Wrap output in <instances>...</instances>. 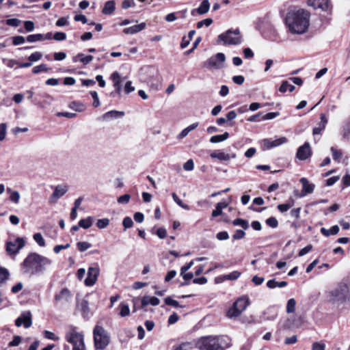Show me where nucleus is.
Segmentation results:
<instances>
[{
	"label": "nucleus",
	"instance_id": "obj_1",
	"mask_svg": "<svg viewBox=\"0 0 350 350\" xmlns=\"http://www.w3.org/2000/svg\"><path fill=\"white\" fill-rule=\"evenodd\" d=\"M52 264L49 258L36 252H30L21 263V271L23 275L32 277L45 272Z\"/></svg>",
	"mask_w": 350,
	"mask_h": 350
},
{
	"label": "nucleus",
	"instance_id": "obj_2",
	"mask_svg": "<svg viewBox=\"0 0 350 350\" xmlns=\"http://www.w3.org/2000/svg\"><path fill=\"white\" fill-rule=\"evenodd\" d=\"M310 23V15L307 12L299 10L288 13L286 17V24L291 33L302 34L305 33Z\"/></svg>",
	"mask_w": 350,
	"mask_h": 350
},
{
	"label": "nucleus",
	"instance_id": "obj_3",
	"mask_svg": "<svg viewBox=\"0 0 350 350\" xmlns=\"http://www.w3.org/2000/svg\"><path fill=\"white\" fill-rule=\"evenodd\" d=\"M228 336H206L200 338L196 343L199 350H224L230 346Z\"/></svg>",
	"mask_w": 350,
	"mask_h": 350
},
{
	"label": "nucleus",
	"instance_id": "obj_4",
	"mask_svg": "<svg viewBox=\"0 0 350 350\" xmlns=\"http://www.w3.org/2000/svg\"><path fill=\"white\" fill-rule=\"evenodd\" d=\"M329 301L332 304H342L350 302V285L339 282L335 288L327 292Z\"/></svg>",
	"mask_w": 350,
	"mask_h": 350
},
{
	"label": "nucleus",
	"instance_id": "obj_5",
	"mask_svg": "<svg viewBox=\"0 0 350 350\" xmlns=\"http://www.w3.org/2000/svg\"><path fill=\"white\" fill-rule=\"evenodd\" d=\"M65 340L72 346V350H86L84 335L78 328L69 325L65 333Z\"/></svg>",
	"mask_w": 350,
	"mask_h": 350
},
{
	"label": "nucleus",
	"instance_id": "obj_6",
	"mask_svg": "<svg viewBox=\"0 0 350 350\" xmlns=\"http://www.w3.org/2000/svg\"><path fill=\"white\" fill-rule=\"evenodd\" d=\"M94 346L96 349L103 350L109 343V336L105 329L96 325L93 331Z\"/></svg>",
	"mask_w": 350,
	"mask_h": 350
},
{
	"label": "nucleus",
	"instance_id": "obj_7",
	"mask_svg": "<svg viewBox=\"0 0 350 350\" xmlns=\"http://www.w3.org/2000/svg\"><path fill=\"white\" fill-rule=\"evenodd\" d=\"M250 304L249 298L247 297H239L228 310L227 317L234 318L239 317L248 306Z\"/></svg>",
	"mask_w": 350,
	"mask_h": 350
},
{
	"label": "nucleus",
	"instance_id": "obj_8",
	"mask_svg": "<svg viewBox=\"0 0 350 350\" xmlns=\"http://www.w3.org/2000/svg\"><path fill=\"white\" fill-rule=\"evenodd\" d=\"M219 41H222L224 44H238L241 43V37L239 29H229L226 33L220 34L218 36V42Z\"/></svg>",
	"mask_w": 350,
	"mask_h": 350
},
{
	"label": "nucleus",
	"instance_id": "obj_9",
	"mask_svg": "<svg viewBox=\"0 0 350 350\" xmlns=\"http://www.w3.org/2000/svg\"><path fill=\"white\" fill-rule=\"evenodd\" d=\"M225 60V55L223 53H218L204 62L203 67L208 69H219L223 67Z\"/></svg>",
	"mask_w": 350,
	"mask_h": 350
},
{
	"label": "nucleus",
	"instance_id": "obj_10",
	"mask_svg": "<svg viewBox=\"0 0 350 350\" xmlns=\"http://www.w3.org/2000/svg\"><path fill=\"white\" fill-rule=\"evenodd\" d=\"M25 245L23 238L17 237L14 241H8L5 245V251L9 256L16 255Z\"/></svg>",
	"mask_w": 350,
	"mask_h": 350
},
{
	"label": "nucleus",
	"instance_id": "obj_11",
	"mask_svg": "<svg viewBox=\"0 0 350 350\" xmlns=\"http://www.w3.org/2000/svg\"><path fill=\"white\" fill-rule=\"evenodd\" d=\"M100 269L96 265L95 267H90L88 270L87 278L85 280V284L87 286L94 285L99 275Z\"/></svg>",
	"mask_w": 350,
	"mask_h": 350
},
{
	"label": "nucleus",
	"instance_id": "obj_12",
	"mask_svg": "<svg viewBox=\"0 0 350 350\" xmlns=\"http://www.w3.org/2000/svg\"><path fill=\"white\" fill-rule=\"evenodd\" d=\"M286 142L287 139L285 137H281L275 139H264L262 141V148L264 150L271 149L285 144Z\"/></svg>",
	"mask_w": 350,
	"mask_h": 350
},
{
	"label": "nucleus",
	"instance_id": "obj_13",
	"mask_svg": "<svg viewBox=\"0 0 350 350\" xmlns=\"http://www.w3.org/2000/svg\"><path fill=\"white\" fill-rule=\"evenodd\" d=\"M32 324L31 314L29 311L25 312L18 317L15 321L17 327L23 325L25 328H29Z\"/></svg>",
	"mask_w": 350,
	"mask_h": 350
},
{
	"label": "nucleus",
	"instance_id": "obj_14",
	"mask_svg": "<svg viewBox=\"0 0 350 350\" xmlns=\"http://www.w3.org/2000/svg\"><path fill=\"white\" fill-rule=\"evenodd\" d=\"M312 155V150L310 145L308 142H305L304 145L301 146L297 151L296 156L301 160L304 161Z\"/></svg>",
	"mask_w": 350,
	"mask_h": 350
},
{
	"label": "nucleus",
	"instance_id": "obj_15",
	"mask_svg": "<svg viewBox=\"0 0 350 350\" xmlns=\"http://www.w3.org/2000/svg\"><path fill=\"white\" fill-rule=\"evenodd\" d=\"M68 190V187L66 185H59L56 186L49 198V202L51 203L55 202L59 198L64 196Z\"/></svg>",
	"mask_w": 350,
	"mask_h": 350
},
{
	"label": "nucleus",
	"instance_id": "obj_16",
	"mask_svg": "<svg viewBox=\"0 0 350 350\" xmlns=\"http://www.w3.org/2000/svg\"><path fill=\"white\" fill-rule=\"evenodd\" d=\"M308 5L314 9H321L323 11H329L332 7L329 0H308Z\"/></svg>",
	"mask_w": 350,
	"mask_h": 350
},
{
	"label": "nucleus",
	"instance_id": "obj_17",
	"mask_svg": "<svg viewBox=\"0 0 350 350\" xmlns=\"http://www.w3.org/2000/svg\"><path fill=\"white\" fill-rule=\"evenodd\" d=\"M212 159H216L221 161H229L231 158H236V154H229L221 150H215L210 154Z\"/></svg>",
	"mask_w": 350,
	"mask_h": 350
},
{
	"label": "nucleus",
	"instance_id": "obj_18",
	"mask_svg": "<svg viewBox=\"0 0 350 350\" xmlns=\"http://www.w3.org/2000/svg\"><path fill=\"white\" fill-rule=\"evenodd\" d=\"M300 183L302 184V190L301 196L304 197L308 193H311L314 191V185L310 183L306 178H301Z\"/></svg>",
	"mask_w": 350,
	"mask_h": 350
},
{
	"label": "nucleus",
	"instance_id": "obj_19",
	"mask_svg": "<svg viewBox=\"0 0 350 350\" xmlns=\"http://www.w3.org/2000/svg\"><path fill=\"white\" fill-rule=\"evenodd\" d=\"M111 79L113 83V87L116 89V92L118 94L121 93L122 85H121V77L119 72H113L111 75Z\"/></svg>",
	"mask_w": 350,
	"mask_h": 350
},
{
	"label": "nucleus",
	"instance_id": "obj_20",
	"mask_svg": "<svg viewBox=\"0 0 350 350\" xmlns=\"http://www.w3.org/2000/svg\"><path fill=\"white\" fill-rule=\"evenodd\" d=\"M320 119L321 122H319V126L313 129L312 134L314 135H321V132L325 129L327 123V118L324 113L321 114Z\"/></svg>",
	"mask_w": 350,
	"mask_h": 350
},
{
	"label": "nucleus",
	"instance_id": "obj_21",
	"mask_svg": "<svg viewBox=\"0 0 350 350\" xmlns=\"http://www.w3.org/2000/svg\"><path fill=\"white\" fill-rule=\"evenodd\" d=\"M146 27V23H142L140 24L135 25L133 26L124 29L123 33L125 34H135L144 30Z\"/></svg>",
	"mask_w": 350,
	"mask_h": 350
},
{
	"label": "nucleus",
	"instance_id": "obj_22",
	"mask_svg": "<svg viewBox=\"0 0 350 350\" xmlns=\"http://www.w3.org/2000/svg\"><path fill=\"white\" fill-rule=\"evenodd\" d=\"M70 298V293L67 288H63L60 293L55 296L56 301L61 303H66L69 301Z\"/></svg>",
	"mask_w": 350,
	"mask_h": 350
},
{
	"label": "nucleus",
	"instance_id": "obj_23",
	"mask_svg": "<svg viewBox=\"0 0 350 350\" xmlns=\"http://www.w3.org/2000/svg\"><path fill=\"white\" fill-rule=\"evenodd\" d=\"M92 55H85L83 53H79L72 57V62L74 63L80 62L84 65L89 64L93 60Z\"/></svg>",
	"mask_w": 350,
	"mask_h": 350
},
{
	"label": "nucleus",
	"instance_id": "obj_24",
	"mask_svg": "<svg viewBox=\"0 0 350 350\" xmlns=\"http://www.w3.org/2000/svg\"><path fill=\"white\" fill-rule=\"evenodd\" d=\"M210 8L209 2H206V1H202L200 6L197 9H194L191 11V14L194 16L196 13L199 14H204L207 13Z\"/></svg>",
	"mask_w": 350,
	"mask_h": 350
},
{
	"label": "nucleus",
	"instance_id": "obj_25",
	"mask_svg": "<svg viewBox=\"0 0 350 350\" xmlns=\"http://www.w3.org/2000/svg\"><path fill=\"white\" fill-rule=\"evenodd\" d=\"M160 303V300L156 297L144 296L142 299V306L143 307L148 305H152L153 306H158Z\"/></svg>",
	"mask_w": 350,
	"mask_h": 350
},
{
	"label": "nucleus",
	"instance_id": "obj_26",
	"mask_svg": "<svg viewBox=\"0 0 350 350\" xmlns=\"http://www.w3.org/2000/svg\"><path fill=\"white\" fill-rule=\"evenodd\" d=\"M115 2L113 1H108L105 3L103 8V13L106 15H110L115 11Z\"/></svg>",
	"mask_w": 350,
	"mask_h": 350
},
{
	"label": "nucleus",
	"instance_id": "obj_27",
	"mask_svg": "<svg viewBox=\"0 0 350 350\" xmlns=\"http://www.w3.org/2000/svg\"><path fill=\"white\" fill-rule=\"evenodd\" d=\"M339 227L337 225L333 226L330 229L327 230L325 228H321L320 231L325 237L337 234L339 232Z\"/></svg>",
	"mask_w": 350,
	"mask_h": 350
},
{
	"label": "nucleus",
	"instance_id": "obj_28",
	"mask_svg": "<svg viewBox=\"0 0 350 350\" xmlns=\"http://www.w3.org/2000/svg\"><path fill=\"white\" fill-rule=\"evenodd\" d=\"M287 285V282L285 281L277 282L275 279L269 280L267 282V286L269 288H275L276 287L283 288Z\"/></svg>",
	"mask_w": 350,
	"mask_h": 350
},
{
	"label": "nucleus",
	"instance_id": "obj_29",
	"mask_svg": "<svg viewBox=\"0 0 350 350\" xmlns=\"http://www.w3.org/2000/svg\"><path fill=\"white\" fill-rule=\"evenodd\" d=\"M228 137H229V133L228 132H225L222 135H217L212 136L210 139V142L211 143H214V144L219 143V142L225 141L226 139H227L228 138Z\"/></svg>",
	"mask_w": 350,
	"mask_h": 350
},
{
	"label": "nucleus",
	"instance_id": "obj_30",
	"mask_svg": "<svg viewBox=\"0 0 350 350\" xmlns=\"http://www.w3.org/2000/svg\"><path fill=\"white\" fill-rule=\"evenodd\" d=\"M92 225V217H88L85 219H82L79 221V226L83 229H88Z\"/></svg>",
	"mask_w": 350,
	"mask_h": 350
},
{
	"label": "nucleus",
	"instance_id": "obj_31",
	"mask_svg": "<svg viewBox=\"0 0 350 350\" xmlns=\"http://www.w3.org/2000/svg\"><path fill=\"white\" fill-rule=\"evenodd\" d=\"M10 273L8 270L3 267H0V286L8 280Z\"/></svg>",
	"mask_w": 350,
	"mask_h": 350
},
{
	"label": "nucleus",
	"instance_id": "obj_32",
	"mask_svg": "<svg viewBox=\"0 0 350 350\" xmlns=\"http://www.w3.org/2000/svg\"><path fill=\"white\" fill-rule=\"evenodd\" d=\"M295 90V86L288 83L287 81H284L282 82L281 86L279 88V91L280 92H286L288 90L290 92H292Z\"/></svg>",
	"mask_w": 350,
	"mask_h": 350
},
{
	"label": "nucleus",
	"instance_id": "obj_33",
	"mask_svg": "<svg viewBox=\"0 0 350 350\" xmlns=\"http://www.w3.org/2000/svg\"><path fill=\"white\" fill-rule=\"evenodd\" d=\"M26 40L28 42H35L38 41L44 40V35L41 33L29 35L26 38Z\"/></svg>",
	"mask_w": 350,
	"mask_h": 350
},
{
	"label": "nucleus",
	"instance_id": "obj_34",
	"mask_svg": "<svg viewBox=\"0 0 350 350\" xmlns=\"http://www.w3.org/2000/svg\"><path fill=\"white\" fill-rule=\"evenodd\" d=\"M7 191L10 192V200L15 204L18 203L20 198H21L19 192L17 191H12L11 189H10V188L7 189Z\"/></svg>",
	"mask_w": 350,
	"mask_h": 350
},
{
	"label": "nucleus",
	"instance_id": "obj_35",
	"mask_svg": "<svg viewBox=\"0 0 350 350\" xmlns=\"http://www.w3.org/2000/svg\"><path fill=\"white\" fill-rule=\"evenodd\" d=\"M232 224L234 226H241L243 229L247 230L249 228V223L247 220L243 219H235L233 220Z\"/></svg>",
	"mask_w": 350,
	"mask_h": 350
},
{
	"label": "nucleus",
	"instance_id": "obj_36",
	"mask_svg": "<svg viewBox=\"0 0 350 350\" xmlns=\"http://www.w3.org/2000/svg\"><path fill=\"white\" fill-rule=\"evenodd\" d=\"M296 301L294 298L288 300L286 304V312L293 313L295 310Z\"/></svg>",
	"mask_w": 350,
	"mask_h": 350
},
{
	"label": "nucleus",
	"instance_id": "obj_37",
	"mask_svg": "<svg viewBox=\"0 0 350 350\" xmlns=\"http://www.w3.org/2000/svg\"><path fill=\"white\" fill-rule=\"evenodd\" d=\"M120 315L122 317H124L129 315L130 309H129V306L128 304L122 302L120 304Z\"/></svg>",
	"mask_w": 350,
	"mask_h": 350
},
{
	"label": "nucleus",
	"instance_id": "obj_38",
	"mask_svg": "<svg viewBox=\"0 0 350 350\" xmlns=\"http://www.w3.org/2000/svg\"><path fill=\"white\" fill-rule=\"evenodd\" d=\"M124 114V113L122 111H118L113 110V111H108L106 113H105L104 118H118V117L123 116Z\"/></svg>",
	"mask_w": 350,
	"mask_h": 350
},
{
	"label": "nucleus",
	"instance_id": "obj_39",
	"mask_svg": "<svg viewBox=\"0 0 350 350\" xmlns=\"http://www.w3.org/2000/svg\"><path fill=\"white\" fill-rule=\"evenodd\" d=\"M172 198L173 200H174V202L180 207H182L183 208L185 209V210H189L190 208L189 206L183 203V202L178 198V196L176 195V193H172Z\"/></svg>",
	"mask_w": 350,
	"mask_h": 350
},
{
	"label": "nucleus",
	"instance_id": "obj_40",
	"mask_svg": "<svg viewBox=\"0 0 350 350\" xmlns=\"http://www.w3.org/2000/svg\"><path fill=\"white\" fill-rule=\"evenodd\" d=\"M77 249L80 252H85L92 247L91 243L86 241H80L77 243Z\"/></svg>",
	"mask_w": 350,
	"mask_h": 350
},
{
	"label": "nucleus",
	"instance_id": "obj_41",
	"mask_svg": "<svg viewBox=\"0 0 350 350\" xmlns=\"http://www.w3.org/2000/svg\"><path fill=\"white\" fill-rule=\"evenodd\" d=\"M33 240L38 243V245L40 247L45 246V241L41 234V233H36L33 236Z\"/></svg>",
	"mask_w": 350,
	"mask_h": 350
},
{
	"label": "nucleus",
	"instance_id": "obj_42",
	"mask_svg": "<svg viewBox=\"0 0 350 350\" xmlns=\"http://www.w3.org/2000/svg\"><path fill=\"white\" fill-rule=\"evenodd\" d=\"M241 275V273L239 271H234L229 274L225 275L226 280H235L238 279Z\"/></svg>",
	"mask_w": 350,
	"mask_h": 350
},
{
	"label": "nucleus",
	"instance_id": "obj_43",
	"mask_svg": "<svg viewBox=\"0 0 350 350\" xmlns=\"http://www.w3.org/2000/svg\"><path fill=\"white\" fill-rule=\"evenodd\" d=\"M293 206V201L291 202H288L286 204H281L278 205V209L281 212H286L288 211L292 206Z\"/></svg>",
	"mask_w": 350,
	"mask_h": 350
},
{
	"label": "nucleus",
	"instance_id": "obj_44",
	"mask_svg": "<svg viewBox=\"0 0 350 350\" xmlns=\"http://www.w3.org/2000/svg\"><path fill=\"white\" fill-rule=\"evenodd\" d=\"M331 152L332 153L334 160L339 162L342 157V154L341 151L336 149L334 147H332Z\"/></svg>",
	"mask_w": 350,
	"mask_h": 350
},
{
	"label": "nucleus",
	"instance_id": "obj_45",
	"mask_svg": "<svg viewBox=\"0 0 350 350\" xmlns=\"http://www.w3.org/2000/svg\"><path fill=\"white\" fill-rule=\"evenodd\" d=\"M48 70L49 69H48L46 65L42 64H40V65L35 66L33 68L32 72L34 74H38V73H40L41 72H47Z\"/></svg>",
	"mask_w": 350,
	"mask_h": 350
},
{
	"label": "nucleus",
	"instance_id": "obj_46",
	"mask_svg": "<svg viewBox=\"0 0 350 350\" xmlns=\"http://www.w3.org/2000/svg\"><path fill=\"white\" fill-rule=\"evenodd\" d=\"M109 224V219L107 218L100 219L97 221L96 226L100 229L106 228Z\"/></svg>",
	"mask_w": 350,
	"mask_h": 350
},
{
	"label": "nucleus",
	"instance_id": "obj_47",
	"mask_svg": "<svg viewBox=\"0 0 350 350\" xmlns=\"http://www.w3.org/2000/svg\"><path fill=\"white\" fill-rule=\"evenodd\" d=\"M42 57V55L40 52H35V53H33L32 54H31L29 57H28V59L32 63V62H37L38 60H40Z\"/></svg>",
	"mask_w": 350,
	"mask_h": 350
},
{
	"label": "nucleus",
	"instance_id": "obj_48",
	"mask_svg": "<svg viewBox=\"0 0 350 350\" xmlns=\"http://www.w3.org/2000/svg\"><path fill=\"white\" fill-rule=\"evenodd\" d=\"M26 38L21 36H16L12 38L13 44L15 46L22 44L25 43Z\"/></svg>",
	"mask_w": 350,
	"mask_h": 350
},
{
	"label": "nucleus",
	"instance_id": "obj_49",
	"mask_svg": "<svg viewBox=\"0 0 350 350\" xmlns=\"http://www.w3.org/2000/svg\"><path fill=\"white\" fill-rule=\"evenodd\" d=\"M90 94H91L92 98L94 99V102L92 104L93 106L94 107H99L100 105V100L98 98V93L96 91H91Z\"/></svg>",
	"mask_w": 350,
	"mask_h": 350
},
{
	"label": "nucleus",
	"instance_id": "obj_50",
	"mask_svg": "<svg viewBox=\"0 0 350 350\" xmlns=\"http://www.w3.org/2000/svg\"><path fill=\"white\" fill-rule=\"evenodd\" d=\"M164 301H165V304H167L168 306H172L175 308L180 307L179 303L176 300L173 299L170 297H166Z\"/></svg>",
	"mask_w": 350,
	"mask_h": 350
},
{
	"label": "nucleus",
	"instance_id": "obj_51",
	"mask_svg": "<svg viewBox=\"0 0 350 350\" xmlns=\"http://www.w3.org/2000/svg\"><path fill=\"white\" fill-rule=\"evenodd\" d=\"M212 23H213V20L211 18H206L204 20L199 21L197 23V28L200 29L204 25L208 27L209 25H211L212 24Z\"/></svg>",
	"mask_w": 350,
	"mask_h": 350
},
{
	"label": "nucleus",
	"instance_id": "obj_52",
	"mask_svg": "<svg viewBox=\"0 0 350 350\" xmlns=\"http://www.w3.org/2000/svg\"><path fill=\"white\" fill-rule=\"evenodd\" d=\"M266 224L273 228H275L278 226V220L274 217H271L267 219Z\"/></svg>",
	"mask_w": 350,
	"mask_h": 350
},
{
	"label": "nucleus",
	"instance_id": "obj_53",
	"mask_svg": "<svg viewBox=\"0 0 350 350\" xmlns=\"http://www.w3.org/2000/svg\"><path fill=\"white\" fill-rule=\"evenodd\" d=\"M122 225L124 227V230H126L127 228H131L133 226V221L131 217H126L122 221Z\"/></svg>",
	"mask_w": 350,
	"mask_h": 350
},
{
	"label": "nucleus",
	"instance_id": "obj_54",
	"mask_svg": "<svg viewBox=\"0 0 350 350\" xmlns=\"http://www.w3.org/2000/svg\"><path fill=\"white\" fill-rule=\"evenodd\" d=\"M7 125L5 123L0 124V142L3 141L6 135Z\"/></svg>",
	"mask_w": 350,
	"mask_h": 350
},
{
	"label": "nucleus",
	"instance_id": "obj_55",
	"mask_svg": "<svg viewBox=\"0 0 350 350\" xmlns=\"http://www.w3.org/2000/svg\"><path fill=\"white\" fill-rule=\"evenodd\" d=\"M131 196L129 194H124L120 196L117 201L119 204H126L129 202Z\"/></svg>",
	"mask_w": 350,
	"mask_h": 350
},
{
	"label": "nucleus",
	"instance_id": "obj_56",
	"mask_svg": "<svg viewBox=\"0 0 350 350\" xmlns=\"http://www.w3.org/2000/svg\"><path fill=\"white\" fill-rule=\"evenodd\" d=\"M68 24L69 22L68 21V17H61L55 23V25L57 27H63L68 25Z\"/></svg>",
	"mask_w": 350,
	"mask_h": 350
},
{
	"label": "nucleus",
	"instance_id": "obj_57",
	"mask_svg": "<svg viewBox=\"0 0 350 350\" xmlns=\"http://www.w3.org/2000/svg\"><path fill=\"white\" fill-rule=\"evenodd\" d=\"M183 168L186 171H191L194 168V163L192 159H189L186 163L183 165Z\"/></svg>",
	"mask_w": 350,
	"mask_h": 350
},
{
	"label": "nucleus",
	"instance_id": "obj_58",
	"mask_svg": "<svg viewBox=\"0 0 350 350\" xmlns=\"http://www.w3.org/2000/svg\"><path fill=\"white\" fill-rule=\"evenodd\" d=\"M44 336L45 338L53 340H58L59 339L54 333L47 330L44 331Z\"/></svg>",
	"mask_w": 350,
	"mask_h": 350
},
{
	"label": "nucleus",
	"instance_id": "obj_59",
	"mask_svg": "<svg viewBox=\"0 0 350 350\" xmlns=\"http://www.w3.org/2000/svg\"><path fill=\"white\" fill-rule=\"evenodd\" d=\"M6 24L12 27H18L21 24V21L18 18H10L6 21Z\"/></svg>",
	"mask_w": 350,
	"mask_h": 350
},
{
	"label": "nucleus",
	"instance_id": "obj_60",
	"mask_svg": "<svg viewBox=\"0 0 350 350\" xmlns=\"http://www.w3.org/2000/svg\"><path fill=\"white\" fill-rule=\"evenodd\" d=\"M245 235V233L242 230H237L234 234L232 235V238L235 240L243 239Z\"/></svg>",
	"mask_w": 350,
	"mask_h": 350
},
{
	"label": "nucleus",
	"instance_id": "obj_61",
	"mask_svg": "<svg viewBox=\"0 0 350 350\" xmlns=\"http://www.w3.org/2000/svg\"><path fill=\"white\" fill-rule=\"evenodd\" d=\"M216 237L219 241H224L229 239V235L226 231H222L218 232L216 235Z\"/></svg>",
	"mask_w": 350,
	"mask_h": 350
},
{
	"label": "nucleus",
	"instance_id": "obj_62",
	"mask_svg": "<svg viewBox=\"0 0 350 350\" xmlns=\"http://www.w3.org/2000/svg\"><path fill=\"white\" fill-rule=\"evenodd\" d=\"M21 342V337L19 336H15L13 338V340L9 342L8 346L9 347H16L18 346Z\"/></svg>",
	"mask_w": 350,
	"mask_h": 350
},
{
	"label": "nucleus",
	"instance_id": "obj_63",
	"mask_svg": "<svg viewBox=\"0 0 350 350\" xmlns=\"http://www.w3.org/2000/svg\"><path fill=\"white\" fill-rule=\"evenodd\" d=\"M312 250V245H308L305 247L302 248L298 254L299 256H303L310 252Z\"/></svg>",
	"mask_w": 350,
	"mask_h": 350
},
{
	"label": "nucleus",
	"instance_id": "obj_64",
	"mask_svg": "<svg viewBox=\"0 0 350 350\" xmlns=\"http://www.w3.org/2000/svg\"><path fill=\"white\" fill-rule=\"evenodd\" d=\"M53 38L57 41H63L66 40V35L64 32H56L53 36Z\"/></svg>",
	"mask_w": 350,
	"mask_h": 350
}]
</instances>
